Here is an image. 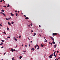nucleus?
Segmentation results:
<instances>
[{"mask_svg":"<svg viewBox=\"0 0 60 60\" xmlns=\"http://www.w3.org/2000/svg\"><path fill=\"white\" fill-rule=\"evenodd\" d=\"M33 30H31V33H33Z\"/></svg>","mask_w":60,"mask_h":60,"instance_id":"nucleus-33","label":"nucleus"},{"mask_svg":"<svg viewBox=\"0 0 60 60\" xmlns=\"http://www.w3.org/2000/svg\"><path fill=\"white\" fill-rule=\"evenodd\" d=\"M35 49H36V46H35Z\"/></svg>","mask_w":60,"mask_h":60,"instance_id":"nucleus-56","label":"nucleus"},{"mask_svg":"<svg viewBox=\"0 0 60 60\" xmlns=\"http://www.w3.org/2000/svg\"><path fill=\"white\" fill-rule=\"evenodd\" d=\"M31 50H33V51H34V48H32L31 49Z\"/></svg>","mask_w":60,"mask_h":60,"instance_id":"nucleus-6","label":"nucleus"},{"mask_svg":"<svg viewBox=\"0 0 60 60\" xmlns=\"http://www.w3.org/2000/svg\"><path fill=\"white\" fill-rule=\"evenodd\" d=\"M17 47V45H16V46L15 47V48H16Z\"/></svg>","mask_w":60,"mask_h":60,"instance_id":"nucleus-47","label":"nucleus"},{"mask_svg":"<svg viewBox=\"0 0 60 60\" xmlns=\"http://www.w3.org/2000/svg\"><path fill=\"white\" fill-rule=\"evenodd\" d=\"M53 55H54V56H55V53H53Z\"/></svg>","mask_w":60,"mask_h":60,"instance_id":"nucleus-30","label":"nucleus"},{"mask_svg":"<svg viewBox=\"0 0 60 60\" xmlns=\"http://www.w3.org/2000/svg\"><path fill=\"white\" fill-rule=\"evenodd\" d=\"M39 46H38V48H37L38 50H39Z\"/></svg>","mask_w":60,"mask_h":60,"instance_id":"nucleus-16","label":"nucleus"},{"mask_svg":"<svg viewBox=\"0 0 60 60\" xmlns=\"http://www.w3.org/2000/svg\"><path fill=\"white\" fill-rule=\"evenodd\" d=\"M36 35V33H34V34L33 35V36H35Z\"/></svg>","mask_w":60,"mask_h":60,"instance_id":"nucleus-14","label":"nucleus"},{"mask_svg":"<svg viewBox=\"0 0 60 60\" xmlns=\"http://www.w3.org/2000/svg\"><path fill=\"white\" fill-rule=\"evenodd\" d=\"M19 11H18V13H19Z\"/></svg>","mask_w":60,"mask_h":60,"instance_id":"nucleus-52","label":"nucleus"},{"mask_svg":"<svg viewBox=\"0 0 60 60\" xmlns=\"http://www.w3.org/2000/svg\"><path fill=\"white\" fill-rule=\"evenodd\" d=\"M10 19H11V17H10Z\"/></svg>","mask_w":60,"mask_h":60,"instance_id":"nucleus-54","label":"nucleus"},{"mask_svg":"<svg viewBox=\"0 0 60 60\" xmlns=\"http://www.w3.org/2000/svg\"><path fill=\"white\" fill-rule=\"evenodd\" d=\"M4 55H5V53H4Z\"/></svg>","mask_w":60,"mask_h":60,"instance_id":"nucleus-55","label":"nucleus"},{"mask_svg":"<svg viewBox=\"0 0 60 60\" xmlns=\"http://www.w3.org/2000/svg\"><path fill=\"white\" fill-rule=\"evenodd\" d=\"M53 54H52V55H51L50 56H49V58H52V56H53Z\"/></svg>","mask_w":60,"mask_h":60,"instance_id":"nucleus-1","label":"nucleus"},{"mask_svg":"<svg viewBox=\"0 0 60 60\" xmlns=\"http://www.w3.org/2000/svg\"><path fill=\"white\" fill-rule=\"evenodd\" d=\"M11 23L12 24H13V23H14V22H12Z\"/></svg>","mask_w":60,"mask_h":60,"instance_id":"nucleus-18","label":"nucleus"},{"mask_svg":"<svg viewBox=\"0 0 60 60\" xmlns=\"http://www.w3.org/2000/svg\"><path fill=\"white\" fill-rule=\"evenodd\" d=\"M25 19H28V17H27L25 18Z\"/></svg>","mask_w":60,"mask_h":60,"instance_id":"nucleus-7","label":"nucleus"},{"mask_svg":"<svg viewBox=\"0 0 60 60\" xmlns=\"http://www.w3.org/2000/svg\"><path fill=\"white\" fill-rule=\"evenodd\" d=\"M49 44H51V43H50V42H49Z\"/></svg>","mask_w":60,"mask_h":60,"instance_id":"nucleus-50","label":"nucleus"},{"mask_svg":"<svg viewBox=\"0 0 60 60\" xmlns=\"http://www.w3.org/2000/svg\"><path fill=\"white\" fill-rule=\"evenodd\" d=\"M1 49H3V48H4V47L3 46L2 47H1Z\"/></svg>","mask_w":60,"mask_h":60,"instance_id":"nucleus-34","label":"nucleus"},{"mask_svg":"<svg viewBox=\"0 0 60 60\" xmlns=\"http://www.w3.org/2000/svg\"><path fill=\"white\" fill-rule=\"evenodd\" d=\"M36 46H37V47H39V46H38V45H36Z\"/></svg>","mask_w":60,"mask_h":60,"instance_id":"nucleus-39","label":"nucleus"},{"mask_svg":"<svg viewBox=\"0 0 60 60\" xmlns=\"http://www.w3.org/2000/svg\"><path fill=\"white\" fill-rule=\"evenodd\" d=\"M56 55H57V54H56L55 56L54 57L55 58L56 57Z\"/></svg>","mask_w":60,"mask_h":60,"instance_id":"nucleus-20","label":"nucleus"},{"mask_svg":"<svg viewBox=\"0 0 60 60\" xmlns=\"http://www.w3.org/2000/svg\"><path fill=\"white\" fill-rule=\"evenodd\" d=\"M28 26H30V25H28Z\"/></svg>","mask_w":60,"mask_h":60,"instance_id":"nucleus-51","label":"nucleus"},{"mask_svg":"<svg viewBox=\"0 0 60 60\" xmlns=\"http://www.w3.org/2000/svg\"><path fill=\"white\" fill-rule=\"evenodd\" d=\"M45 42H47V41H46L45 40Z\"/></svg>","mask_w":60,"mask_h":60,"instance_id":"nucleus-42","label":"nucleus"},{"mask_svg":"<svg viewBox=\"0 0 60 60\" xmlns=\"http://www.w3.org/2000/svg\"><path fill=\"white\" fill-rule=\"evenodd\" d=\"M0 45H2V44H0Z\"/></svg>","mask_w":60,"mask_h":60,"instance_id":"nucleus-61","label":"nucleus"},{"mask_svg":"<svg viewBox=\"0 0 60 60\" xmlns=\"http://www.w3.org/2000/svg\"><path fill=\"white\" fill-rule=\"evenodd\" d=\"M15 12H17V11H15Z\"/></svg>","mask_w":60,"mask_h":60,"instance_id":"nucleus-57","label":"nucleus"},{"mask_svg":"<svg viewBox=\"0 0 60 60\" xmlns=\"http://www.w3.org/2000/svg\"><path fill=\"white\" fill-rule=\"evenodd\" d=\"M50 44H51V45H52V43H51Z\"/></svg>","mask_w":60,"mask_h":60,"instance_id":"nucleus-48","label":"nucleus"},{"mask_svg":"<svg viewBox=\"0 0 60 60\" xmlns=\"http://www.w3.org/2000/svg\"><path fill=\"white\" fill-rule=\"evenodd\" d=\"M52 43L53 44H55V42L54 41H53L52 42Z\"/></svg>","mask_w":60,"mask_h":60,"instance_id":"nucleus-13","label":"nucleus"},{"mask_svg":"<svg viewBox=\"0 0 60 60\" xmlns=\"http://www.w3.org/2000/svg\"><path fill=\"white\" fill-rule=\"evenodd\" d=\"M26 52V51H23V52L25 53V52Z\"/></svg>","mask_w":60,"mask_h":60,"instance_id":"nucleus-22","label":"nucleus"},{"mask_svg":"<svg viewBox=\"0 0 60 60\" xmlns=\"http://www.w3.org/2000/svg\"><path fill=\"white\" fill-rule=\"evenodd\" d=\"M8 23L9 25V26H10V25H11V24L10 23V22H8Z\"/></svg>","mask_w":60,"mask_h":60,"instance_id":"nucleus-10","label":"nucleus"},{"mask_svg":"<svg viewBox=\"0 0 60 60\" xmlns=\"http://www.w3.org/2000/svg\"><path fill=\"white\" fill-rule=\"evenodd\" d=\"M8 38H10V37H8Z\"/></svg>","mask_w":60,"mask_h":60,"instance_id":"nucleus-40","label":"nucleus"},{"mask_svg":"<svg viewBox=\"0 0 60 60\" xmlns=\"http://www.w3.org/2000/svg\"><path fill=\"white\" fill-rule=\"evenodd\" d=\"M11 16H13L14 15L12 14L11 13Z\"/></svg>","mask_w":60,"mask_h":60,"instance_id":"nucleus-9","label":"nucleus"},{"mask_svg":"<svg viewBox=\"0 0 60 60\" xmlns=\"http://www.w3.org/2000/svg\"><path fill=\"white\" fill-rule=\"evenodd\" d=\"M9 28H8V27H7V30H9Z\"/></svg>","mask_w":60,"mask_h":60,"instance_id":"nucleus-17","label":"nucleus"},{"mask_svg":"<svg viewBox=\"0 0 60 60\" xmlns=\"http://www.w3.org/2000/svg\"><path fill=\"white\" fill-rule=\"evenodd\" d=\"M22 58V56H20L19 57L20 60V59H21Z\"/></svg>","mask_w":60,"mask_h":60,"instance_id":"nucleus-5","label":"nucleus"},{"mask_svg":"<svg viewBox=\"0 0 60 60\" xmlns=\"http://www.w3.org/2000/svg\"><path fill=\"white\" fill-rule=\"evenodd\" d=\"M31 26H32V24H31Z\"/></svg>","mask_w":60,"mask_h":60,"instance_id":"nucleus-63","label":"nucleus"},{"mask_svg":"<svg viewBox=\"0 0 60 60\" xmlns=\"http://www.w3.org/2000/svg\"><path fill=\"white\" fill-rule=\"evenodd\" d=\"M7 7L8 8L9 7H10V5H9V4H8L7 6Z\"/></svg>","mask_w":60,"mask_h":60,"instance_id":"nucleus-11","label":"nucleus"},{"mask_svg":"<svg viewBox=\"0 0 60 60\" xmlns=\"http://www.w3.org/2000/svg\"><path fill=\"white\" fill-rule=\"evenodd\" d=\"M50 38H51V39H52V40L53 41H54V38H52V37H50Z\"/></svg>","mask_w":60,"mask_h":60,"instance_id":"nucleus-4","label":"nucleus"},{"mask_svg":"<svg viewBox=\"0 0 60 60\" xmlns=\"http://www.w3.org/2000/svg\"><path fill=\"white\" fill-rule=\"evenodd\" d=\"M3 2V0H1V1H0V2Z\"/></svg>","mask_w":60,"mask_h":60,"instance_id":"nucleus-38","label":"nucleus"},{"mask_svg":"<svg viewBox=\"0 0 60 60\" xmlns=\"http://www.w3.org/2000/svg\"><path fill=\"white\" fill-rule=\"evenodd\" d=\"M52 35H57V33H53L52 34Z\"/></svg>","mask_w":60,"mask_h":60,"instance_id":"nucleus-3","label":"nucleus"},{"mask_svg":"<svg viewBox=\"0 0 60 60\" xmlns=\"http://www.w3.org/2000/svg\"><path fill=\"white\" fill-rule=\"evenodd\" d=\"M21 36H19V38H21Z\"/></svg>","mask_w":60,"mask_h":60,"instance_id":"nucleus-25","label":"nucleus"},{"mask_svg":"<svg viewBox=\"0 0 60 60\" xmlns=\"http://www.w3.org/2000/svg\"><path fill=\"white\" fill-rule=\"evenodd\" d=\"M13 38L14 39H15L16 38H15V37H13Z\"/></svg>","mask_w":60,"mask_h":60,"instance_id":"nucleus-32","label":"nucleus"},{"mask_svg":"<svg viewBox=\"0 0 60 60\" xmlns=\"http://www.w3.org/2000/svg\"><path fill=\"white\" fill-rule=\"evenodd\" d=\"M39 35H40V37H41V35L40 34H39Z\"/></svg>","mask_w":60,"mask_h":60,"instance_id":"nucleus-46","label":"nucleus"},{"mask_svg":"<svg viewBox=\"0 0 60 60\" xmlns=\"http://www.w3.org/2000/svg\"><path fill=\"white\" fill-rule=\"evenodd\" d=\"M60 57H59L58 58V59H60Z\"/></svg>","mask_w":60,"mask_h":60,"instance_id":"nucleus-62","label":"nucleus"},{"mask_svg":"<svg viewBox=\"0 0 60 60\" xmlns=\"http://www.w3.org/2000/svg\"><path fill=\"white\" fill-rule=\"evenodd\" d=\"M24 16L25 17H26V15H24Z\"/></svg>","mask_w":60,"mask_h":60,"instance_id":"nucleus-59","label":"nucleus"},{"mask_svg":"<svg viewBox=\"0 0 60 60\" xmlns=\"http://www.w3.org/2000/svg\"><path fill=\"white\" fill-rule=\"evenodd\" d=\"M2 1H4V2H5V1H4V0H2Z\"/></svg>","mask_w":60,"mask_h":60,"instance_id":"nucleus-60","label":"nucleus"},{"mask_svg":"<svg viewBox=\"0 0 60 60\" xmlns=\"http://www.w3.org/2000/svg\"><path fill=\"white\" fill-rule=\"evenodd\" d=\"M16 15L17 16H18V13H16Z\"/></svg>","mask_w":60,"mask_h":60,"instance_id":"nucleus-19","label":"nucleus"},{"mask_svg":"<svg viewBox=\"0 0 60 60\" xmlns=\"http://www.w3.org/2000/svg\"><path fill=\"white\" fill-rule=\"evenodd\" d=\"M1 14H3L4 15V16H6V15H5V14L4 13L1 12L0 13Z\"/></svg>","mask_w":60,"mask_h":60,"instance_id":"nucleus-2","label":"nucleus"},{"mask_svg":"<svg viewBox=\"0 0 60 60\" xmlns=\"http://www.w3.org/2000/svg\"><path fill=\"white\" fill-rule=\"evenodd\" d=\"M6 20H8V18H6Z\"/></svg>","mask_w":60,"mask_h":60,"instance_id":"nucleus-36","label":"nucleus"},{"mask_svg":"<svg viewBox=\"0 0 60 60\" xmlns=\"http://www.w3.org/2000/svg\"><path fill=\"white\" fill-rule=\"evenodd\" d=\"M14 57H13L12 59V60H14Z\"/></svg>","mask_w":60,"mask_h":60,"instance_id":"nucleus-15","label":"nucleus"},{"mask_svg":"<svg viewBox=\"0 0 60 60\" xmlns=\"http://www.w3.org/2000/svg\"><path fill=\"white\" fill-rule=\"evenodd\" d=\"M30 44H29V47H30Z\"/></svg>","mask_w":60,"mask_h":60,"instance_id":"nucleus-31","label":"nucleus"},{"mask_svg":"<svg viewBox=\"0 0 60 60\" xmlns=\"http://www.w3.org/2000/svg\"><path fill=\"white\" fill-rule=\"evenodd\" d=\"M11 50L12 51V52H13V49H11Z\"/></svg>","mask_w":60,"mask_h":60,"instance_id":"nucleus-24","label":"nucleus"},{"mask_svg":"<svg viewBox=\"0 0 60 60\" xmlns=\"http://www.w3.org/2000/svg\"><path fill=\"white\" fill-rule=\"evenodd\" d=\"M8 20H10V18H8Z\"/></svg>","mask_w":60,"mask_h":60,"instance_id":"nucleus-44","label":"nucleus"},{"mask_svg":"<svg viewBox=\"0 0 60 60\" xmlns=\"http://www.w3.org/2000/svg\"><path fill=\"white\" fill-rule=\"evenodd\" d=\"M2 11L4 12V10H2Z\"/></svg>","mask_w":60,"mask_h":60,"instance_id":"nucleus-21","label":"nucleus"},{"mask_svg":"<svg viewBox=\"0 0 60 60\" xmlns=\"http://www.w3.org/2000/svg\"><path fill=\"white\" fill-rule=\"evenodd\" d=\"M0 26H2V25L0 24Z\"/></svg>","mask_w":60,"mask_h":60,"instance_id":"nucleus-49","label":"nucleus"},{"mask_svg":"<svg viewBox=\"0 0 60 60\" xmlns=\"http://www.w3.org/2000/svg\"><path fill=\"white\" fill-rule=\"evenodd\" d=\"M2 42H4V40H2Z\"/></svg>","mask_w":60,"mask_h":60,"instance_id":"nucleus-26","label":"nucleus"},{"mask_svg":"<svg viewBox=\"0 0 60 60\" xmlns=\"http://www.w3.org/2000/svg\"><path fill=\"white\" fill-rule=\"evenodd\" d=\"M56 44L55 45H54V49H55L56 48Z\"/></svg>","mask_w":60,"mask_h":60,"instance_id":"nucleus-8","label":"nucleus"},{"mask_svg":"<svg viewBox=\"0 0 60 60\" xmlns=\"http://www.w3.org/2000/svg\"><path fill=\"white\" fill-rule=\"evenodd\" d=\"M57 53H59V51H57Z\"/></svg>","mask_w":60,"mask_h":60,"instance_id":"nucleus-43","label":"nucleus"},{"mask_svg":"<svg viewBox=\"0 0 60 60\" xmlns=\"http://www.w3.org/2000/svg\"><path fill=\"white\" fill-rule=\"evenodd\" d=\"M13 51H15V49H14Z\"/></svg>","mask_w":60,"mask_h":60,"instance_id":"nucleus-41","label":"nucleus"},{"mask_svg":"<svg viewBox=\"0 0 60 60\" xmlns=\"http://www.w3.org/2000/svg\"><path fill=\"white\" fill-rule=\"evenodd\" d=\"M39 26L40 27H41V26L40 25H39Z\"/></svg>","mask_w":60,"mask_h":60,"instance_id":"nucleus-29","label":"nucleus"},{"mask_svg":"<svg viewBox=\"0 0 60 60\" xmlns=\"http://www.w3.org/2000/svg\"><path fill=\"white\" fill-rule=\"evenodd\" d=\"M32 41H30V43H32Z\"/></svg>","mask_w":60,"mask_h":60,"instance_id":"nucleus-58","label":"nucleus"},{"mask_svg":"<svg viewBox=\"0 0 60 60\" xmlns=\"http://www.w3.org/2000/svg\"><path fill=\"white\" fill-rule=\"evenodd\" d=\"M5 32H4V34H6V33H5Z\"/></svg>","mask_w":60,"mask_h":60,"instance_id":"nucleus-45","label":"nucleus"},{"mask_svg":"<svg viewBox=\"0 0 60 60\" xmlns=\"http://www.w3.org/2000/svg\"><path fill=\"white\" fill-rule=\"evenodd\" d=\"M25 46L26 47H27V45H25Z\"/></svg>","mask_w":60,"mask_h":60,"instance_id":"nucleus-35","label":"nucleus"},{"mask_svg":"<svg viewBox=\"0 0 60 60\" xmlns=\"http://www.w3.org/2000/svg\"><path fill=\"white\" fill-rule=\"evenodd\" d=\"M55 60H56V59H55Z\"/></svg>","mask_w":60,"mask_h":60,"instance_id":"nucleus-64","label":"nucleus"},{"mask_svg":"<svg viewBox=\"0 0 60 60\" xmlns=\"http://www.w3.org/2000/svg\"><path fill=\"white\" fill-rule=\"evenodd\" d=\"M41 47H43L44 46L42 44H41Z\"/></svg>","mask_w":60,"mask_h":60,"instance_id":"nucleus-12","label":"nucleus"},{"mask_svg":"<svg viewBox=\"0 0 60 60\" xmlns=\"http://www.w3.org/2000/svg\"><path fill=\"white\" fill-rule=\"evenodd\" d=\"M3 7H5V8H7L6 6H4Z\"/></svg>","mask_w":60,"mask_h":60,"instance_id":"nucleus-23","label":"nucleus"},{"mask_svg":"<svg viewBox=\"0 0 60 60\" xmlns=\"http://www.w3.org/2000/svg\"><path fill=\"white\" fill-rule=\"evenodd\" d=\"M15 40L16 41H17V40L15 38Z\"/></svg>","mask_w":60,"mask_h":60,"instance_id":"nucleus-28","label":"nucleus"},{"mask_svg":"<svg viewBox=\"0 0 60 60\" xmlns=\"http://www.w3.org/2000/svg\"><path fill=\"white\" fill-rule=\"evenodd\" d=\"M1 44H3V42H1Z\"/></svg>","mask_w":60,"mask_h":60,"instance_id":"nucleus-27","label":"nucleus"},{"mask_svg":"<svg viewBox=\"0 0 60 60\" xmlns=\"http://www.w3.org/2000/svg\"><path fill=\"white\" fill-rule=\"evenodd\" d=\"M56 51H55V52H54V53H55H55H56Z\"/></svg>","mask_w":60,"mask_h":60,"instance_id":"nucleus-37","label":"nucleus"},{"mask_svg":"<svg viewBox=\"0 0 60 60\" xmlns=\"http://www.w3.org/2000/svg\"><path fill=\"white\" fill-rule=\"evenodd\" d=\"M45 40H46V41H47V40H46V39H45Z\"/></svg>","mask_w":60,"mask_h":60,"instance_id":"nucleus-53","label":"nucleus"}]
</instances>
